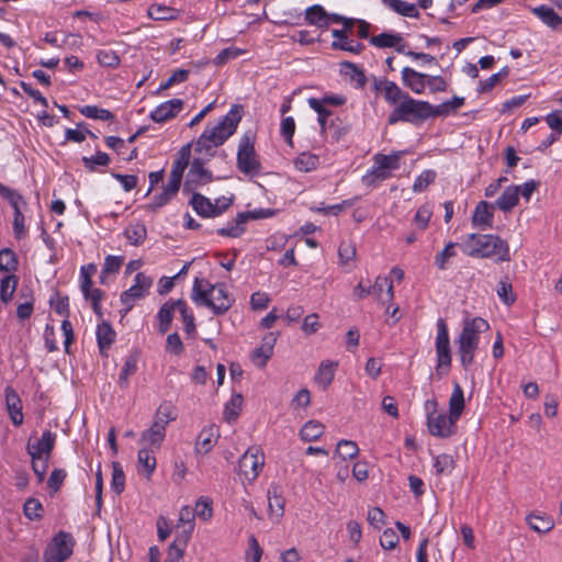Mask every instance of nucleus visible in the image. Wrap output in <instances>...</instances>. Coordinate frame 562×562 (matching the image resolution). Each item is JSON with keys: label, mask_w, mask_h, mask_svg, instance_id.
<instances>
[{"label": "nucleus", "mask_w": 562, "mask_h": 562, "mask_svg": "<svg viewBox=\"0 0 562 562\" xmlns=\"http://www.w3.org/2000/svg\"><path fill=\"white\" fill-rule=\"evenodd\" d=\"M243 116V106L234 104L228 113L215 125L207 124L195 142L194 150L209 161L216 149L222 146L237 130Z\"/></svg>", "instance_id": "f257e3e1"}, {"label": "nucleus", "mask_w": 562, "mask_h": 562, "mask_svg": "<svg viewBox=\"0 0 562 562\" xmlns=\"http://www.w3.org/2000/svg\"><path fill=\"white\" fill-rule=\"evenodd\" d=\"M462 252L472 258H490L495 262L510 260L508 243L494 234H468L459 244Z\"/></svg>", "instance_id": "f03ea898"}, {"label": "nucleus", "mask_w": 562, "mask_h": 562, "mask_svg": "<svg viewBox=\"0 0 562 562\" xmlns=\"http://www.w3.org/2000/svg\"><path fill=\"white\" fill-rule=\"evenodd\" d=\"M191 299L196 304L211 308L215 315L225 314L235 302L223 283L211 284L207 280L201 278L194 279Z\"/></svg>", "instance_id": "7ed1b4c3"}, {"label": "nucleus", "mask_w": 562, "mask_h": 562, "mask_svg": "<svg viewBox=\"0 0 562 562\" xmlns=\"http://www.w3.org/2000/svg\"><path fill=\"white\" fill-rule=\"evenodd\" d=\"M490 328L488 323L482 317L465 318L456 345L461 366L468 369L473 362L479 349L480 334Z\"/></svg>", "instance_id": "20e7f679"}, {"label": "nucleus", "mask_w": 562, "mask_h": 562, "mask_svg": "<svg viewBox=\"0 0 562 562\" xmlns=\"http://www.w3.org/2000/svg\"><path fill=\"white\" fill-rule=\"evenodd\" d=\"M431 104L428 101L416 100L411 95L398 106L393 108L387 117V123L394 125L397 122L417 124L431 117Z\"/></svg>", "instance_id": "39448f33"}, {"label": "nucleus", "mask_w": 562, "mask_h": 562, "mask_svg": "<svg viewBox=\"0 0 562 562\" xmlns=\"http://www.w3.org/2000/svg\"><path fill=\"white\" fill-rule=\"evenodd\" d=\"M236 160L241 173L251 178L261 173V162L255 149V135L251 131L240 137Z\"/></svg>", "instance_id": "423d86ee"}, {"label": "nucleus", "mask_w": 562, "mask_h": 562, "mask_svg": "<svg viewBox=\"0 0 562 562\" xmlns=\"http://www.w3.org/2000/svg\"><path fill=\"white\" fill-rule=\"evenodd\" d=\"M437 401L427 400L425 402V411L427 414V428L431 436L439 438H448L456 431L457 419L450 414L437 412Z\"/></svg>", "instance_id": "0eeeda50"}, {"label": "nucleus", "mask_w": 562, "mask_h": 562, "mask_svg": "<svg viewBox=\"0 0 562 562\" xmlns=\"http://www.w3.org/2000/svg\"><path fill=\"white\" fill-rule=\"evenodd\" d=\"M437 335L435 340V349L437 356L436 371L440 375H445L450 371L451 368V349H450V337L449 329L446 321L439 318L437 321Z\"/></svg>", "instance_id": "6e6552de"}, {"label": "nucleus", "mask_w": 562, "mask_h": 562, "mask_svg": "<svg viewBox=\"0 0 562 562\" xmlns=\"http://www.w3.org/2000/svg\"><path fill=\"white\" fill-rule=\"evenodd\" d=\"M75 540L66 531L56 533L44 552L46 562H65L72 554Z\"/></svg>", "instance_id": "1a4fd4ad"}, {"label": "nucleus", "mask_w": 562, "mask_h": 562, "mask_svg": "<svg viewBox=\"0 0 562 562\" xmlns=\"http://www.w3.org/2000/svg\"><path fill=\"white\" fill-rule=\"evenodd\" d=\"M153 279L144 272H138L134 277L133 285L122 292L120 296L121 303L125 306V313L133 308L136 301L144 299L148 294Z\"/></svg>", "instance_id": "9d476101"}, {"label": "nucleus", "mask_w": 562, "mask_h": 562, "mask_svg": "<svg viewBox=\"0 0 562 562\" xmlns=\"http://www.w3.org/2000/svg\"><path fill=\"white\" fill-rule=\"evenodd\" d=\"M205 162L202 157H196L191 161L184 182V191H194L214 180L213 173L204 167Z\"/></svg>", "instance_id": "9b49d317"}, {"label": "nucleus", "mask_w": 562, "mask_h": 562, "mask_svg": "<svg viewBox=\"0 0 562 562\" xmlns=\"http://www.w3.org/2000/svg\"><path fill=\"white\" fill-rule=\"evenodd\" d=\"M263 463L265 456L260 448L250 447L239 459V473L244 475L246 480L254 481L259 475Z\"/></svg>", "instance_id": "f8f14e48"}, {"label": "nucleus", "mask_w": 562, "mask_h": 562, "mask_svg": "<svg viewBox=\"0 0 562 562\" xmlns=\"http://www.w3.org/2000/svg\"><path fill=\"white\" fill-rule=\"evenodd\" d=\"M56 434L45 430L42 437L32 441L29 439L26 450L31 459H49L55 447Z\"/></svg>", "instance_id": "ddd939ff"}, {"label": "nucleus", "mask_w": 562, "mask_h": 562, "mask_svg": "<svg viewBox=\"0 0 562 562\" xmlns=\"http://www.w3.org/2000/svg\"><path fill=\"white\" fill-rule=\"evenodd\" d=\"M374 90L383 93L385 102L392 106H398L409 94L402 90L394 81L386 78L374 80Z\"/></svg>", "instance_id": "4468645a"}, {"label": "nucleus", "mask_w": 562, "mask_h": 562, "mask_svg": "<svg viewBox=\"0 0 562 562\" xmlns=\"http://www.w3.org/2000/svg\"><path fill=\"white\" fill-rule=\"evenodd\" d=\"M176 528L180 535L175 541L186 547L194 529V512L191 507L183 506L180 508L179 520Z\"/></svg>", "instance_id": "2eb2a0df"}, {"label": "nucleus", "mask_w": 562, "mask_h": 562, "mask_svg": "<svg viewBox=\"0 0 562 562\" xmlns=\"http://www.w3.org/2000/svg\"><path fill=\"white\" fill-rule=\"evenodd\" d=\"M183 109V101L181 99H171L159 104L149 114V117L156 123H165L175 116Z\"/></svg>", "instance_id": "dca6fc26"}, {"label": "nucleus", "mask_w": 562, "mask_h": 562, "mask_svg": "<svg viewBox=\"0 0 562 562\" xmlns=\"http://www.w3.org/2000/svg\"><path fill=\"white\" fill-rule=\"evenodd\" d=\"M5 406L9 417L14 426L23 424L22 401L19 394L12 386H7L4 390Z\"/></svg>", "instance_id": "f3484780"}, {"label": "nucleus", "mask_w": 562, "mask_h": 562, "mask_svg": "<svg viewBox=\"0 0 562 562\" xmlns=\"http://www.w3.org/2000/svg\"><path fill=\"white\" fill-rule=\"evenodd\" d=\"M166 438V428L153 423L151 426L140 434L139 442L144 448L158 450Z\"/></svg>", "instance_id": "a211bd4d"}, {"label": "nucleus", "mask_w": 562, "mask_h": 562, "mask_svg": "<svg viewBox=\"0 0 562 562\" xmlns=\"http://www.w3.org/2000/svg\"><path fill=\"white\" fill-rule=\"evenodd\" d=\"M371 288L372 293L376 296L381 305L391 303L394 299L393 282L387 277L379 276Z\"/></svg>", "instance_id": "6ab92c4d"}, {"label": "nucleus", "mask_w": 562, "mask_h": 562, "mask_svg": "<svg viewBox=\"0 0 562 562\" xmlns=\"http://www.w3.org/2000/svg\"><path fill=\"white\" fill-rule=\"evenodd\" d=\"M426 77L427 74L418 72L411 67H404L402 69L403 85L416 94L424 93L426 89Z\"/></svg>", "instance_id": "aec40b11"}, {"label": "nucleus", "mask_w": 562, "mask_h": 562, "mask_svg": "<svg viewBox=\"0 0 562 562\" xmlns=\"http://www.w3.org/2000/svg\"><path fill=\"white\" fill-rule=\"evenodd\" d=\"M257 218L254 213H238L233 222H228L224 227L217 229V234L226 237H239L245 232V224L249 218Z\"/></svg>", "instance_id": "412c9836"}, {"label": "nucleus", "mask_w": 562, "mask_h": 562, "mask_svg": "<svg viewBox=\"0 0 562 562\" xmlns=\"http://www.w3.org/2000/svg\"><path fill=\"white\" fill-rule=\"evenodd\" d=\"M179 300H169L161 305L157 313V319L159 322L158 330L165 334L169 330L175 311L179 312Z\"/></svg>", "instance_id": "4be33fe9"}, {"label": "nucleus", "mask_w": 562, "mask_h": 562, "mask_svg": "<svg viewBox=\"0 0 562 562\" xmlns=\"http://www.w3.org/2000/svg\"><path fill=\"white\" fill-rule=\"evenodd\" d=\"M267 494L270 517L279 520L284 515L285 499L276 485L270 486Z\"/></svg>", "instance_id": "5701e85b"}, {"label": "nucleus", "mask_w": 562, "mask_h": 562, "mask_svg": "<svg viewBox=\"0 0 562 562\" xmlns=\"http://www.w3.org/2000/svg\"><path fill=\"white\" fill-rule=\"evenodd\" d=\"M138 370V355L133 352L128 355L123 363L119 374L117 383L121 389H127L130 385V376L134 375Z\"/></svg>", "instance_id": "b1692460"}, {"label": "nucleus", "mask_w": 562, "mask_h": 562, "mask_svg": "<svg viewBox=\"0 0 562 562\" xmlns=\"http://www.w3.org/2000/svg\"><path fill=\"white\" fill-rule=\"evenodd\" d=\"M308 106L317 113V122L321 127V132L325 133L327 130L334 127V121H328L333 112L328 108H324L322 102L317 98L307 99Z\"/></svg>", "instance_id": "393cba45"}, {"label": "nucleus", "mask_w": 562, "mask_h": 562, "mask_svg": "<svg viewBox=\"0 0 562 562\" xmlns=\"http://www.w3.org/2000/svg\"><path fill=\"white\" fill-rule=\"evenodd\" d=\"M338 362L335 361H323L321 362L318 370L315 374V382L323 390H326L335 378L336 368Z\"/></svg>", "instance_id": "a878e982"}, {"label": "nucleus", "mask_w": 562, "mask_h": 562, "mask_svg": "<svg viewBox=\"0 0 562 562\" xmlns=\"http://www.w3.org/2000/svg\"><path fill=\"white\" fill-rule=\"evenodd\" d=\"M472 224L482 228H491L493 226V212L487 202L481 201L475 206Z\"/></svg>", "instance_id": "bb28decb"}, {"label": "nucleus", "mask_w": 562, "mask_h": 562, "mask_svg": "<svg viewBox=\"0 0 562 562\" xmlns=\"http://www.w3.org/2000/svg\"><path fill=\"white\" fill-rule=\"evenodd\" d=\"M519 191V186H509L506 188L496 201L497 207L503 212L513 210L518 204Z\"/></svg>", "instance_id": "cd10ccee"}, {"label": "nucleus", "mask_w": 562, "mask_h": 562, "mask_svg": "<svg viewBox=\"0 0 562 562\" xmlns=\"http://www.w3.org/2000/svg\"><path fill=\"white\" fill-rule=\"evenodd\" d=\"M532 13L551 29L557 30L562 25V18L546 4L533 8Z\"/></svg>", "instance_id": "c85d7f7f"}, {"label": "nucleus", "mask_w": 562, "mask_h": 562, "mask_svg": "<svg viewBox=\"0 0 562 562\" xmlns=\"http://www.w3.org/2000/svg\"><path fill=\"white\" fill-rule=\"evenodd\" d=\"M154 452L155 450L143 447L137 453L138 471L144 472L147 477L154 473L157 465Z\"/></svg>", "instance_id": "c756f323"}, {"label": "nucleus", "mask_w": 562, "mask_h": 562, "mask_svg": "<svg viewBox=\"0 0 562 562\" xmlns=\"http://www.w3.org/2000/svg\"><path fill=\"white\" fill-rule=\"evenodd\" d=\"M216 439L217 434L213 427L202 429L195 442V452L206 454L212 450Z\"/></svg>", "instance_id": "7c9ffc66"}, {"label": "nucleus", "mask_w": 562, "mask_h": 562, "mask_svg": "<svg viewBox=\"0 0 562 562\" xmlns=\"http://www.w3.org/2000/svg\"><path fill=\"white\" fill-rule=\"evenodd\" d=\"M341 72L349 77V79L355 82V87L358 89H362L367 85V76L362 68L358 67L356 64L350 61H344L340 64Z\"/></svg>", "instance_id": "2f4dec72"}, {"label": "nucleus", "mask_w": 562, "mask_h": 562, "mask_svg": "<svg viewBox=\"0 0 562 562\" xmlns=\"http://www.w3.org/2000/svg\"><path fill=\"white\" fill-rule=\"evenodd\" d=\"M464 409V393L461 385L456 382L451 396L449 398V414L457 420L460 418Z\"/></svg>", "instance_id": "473e14b6"}, {"label": "nucleus", "mask_w": 562, "mask_h": 562, "mask_svg": "<svg viewBox=\"0 0 562 562\" xmlns=\"http://www.w3.org/2000/svg\"><path fill=\"white\" fill-rule=\"evenodd\" d=\"M19 278L15 274H7L0 280V301L8 305L16 291Z\"/></svg>", "instance_id": "72a5a7b5"}, {"label": "nucleus", "mask_w": 562, "mask_h": 562, "mask_svg": "<svg viewBox=\"0 0 562 562\" xmlns=\"http://www.w3.org/2000/svg\"><path fill=\"white\" fill-rule=\"evenodd\" d=\"M464 104V98L453 97L451 100L445 101L438 105L431 104V117L448 116Z\"/></svg>", "instance_id": "f704fd0d"}, {"label": "nucleus", "mask_w": 562, "mask_h": 562, "mask_svg": "<svg viewBox=\"0 0 562 562\" xmlns=\"http://www.w3.org/2000/svg\"><path fill=\"white\" fill-rule=\"evenodd\" d=\"M383 4L390 10L407 18H418L419 12L414 3L403 0H382Z\"/></svg>", "instance_id": "c9c22d12"}, {"label": "nucleus", "mask_w": 562, "mask_h": 562, "mask_svg": "<svg viewBox=\"0 0 562 562\" xmlns=\"http://www.w3.org/2000/svg\"><path fill=\"white\" fill-rule=\"evenodd\" d=\"M190 204L200 216L214 217L213 202L209 198L194 192Z\"/></svg>", "instance_id": "e433bc0d"}, {"label": "nucleus", "mask_w": 562, "mask_h": 562, "mask_svg": "<svg viewBox=\"0 0 562 562\" xmlns=\"http://www.w3.org/2000/svg\"><path fill=\"white\" fill-rule=\"evenodd\" d=\"M98 346L101 351L111 347L115 339V331L111 325L103 322L97 326L95 330Z\"/></svg>", "instance_id": "4c0bfd02"}, {"label": "nucleus", "mask_w": 562, "mask_h": 562, "mask_svg": "<svg viewBox=\"0 0 562 562\" xmlns=\"http://www.w3.org/2000/svg\"><path fill=\"white\" fill-rule=\"evenodd\" d=\"M124 236L131 245L138 246L145 241L147 228L143 223L137 222L125 228Z\"/></svg>", "instance_id": "58836bf2"}, {"label": "nucleus", "mask_w": 562, "mask_h": 562, "mask_svg": "<svg viewBox=\"0 0 562 562\" xmlns=\"http://www.w3.org/2000/svg\"><path fill=\"white\" fill-rule=\"evenodd\" d=\"M526 520L529 527L538 533L549 532L554 526L552 518L544 515L531 514L527 516Z\"/></svg>", "instance_id": "ea45409f"}, {"label": "nucleus", "mask_w": 562, "mask_h": 562, "mask_svg": "<svg viewBox=\"0 0 562 562\" xmlns=\"http://www.w3.org/2000/svg\"><path fill=\"white\" fill-rule=\"evenodd\" d=\"M19 268V260L15 252L11 248L0 250V271L8 274H14Z\"/></svg>", "instance_id": "a19ab883"}, {"label": "nucleus", "mask_w": 562, "mask_h": 562, "mask_svg": "<svg viewBox=\"0 0 562 562\" xmlns=\"http://www.w3.org/2000/svg\"><path fill=\"white\" fill-rule=\"evenodd\" d=\"M147 13L155 21H170L178 18L176 9L162 4H151Z\"/></svg>", "instance_id": "79ce46f5"}, {"label": "nucleus", "mask_w": 562, "mask_h": 562, "mask_svg": "<svg viewBox=\"0 0 562 562\" xmlns=\"http://www.w3.org/2000/svg\"><path fill=\"white\" fill-rule=\"evenodd\" d=\"M324 425L316 420H308L304 424L300 431V437L303 441H315L324 434Z\"/></svg>", "instance_id": "37998d69"}, {"label": "nucleus", "mask_w": 562, "mask_h": 562, "mask_svg": "<svg viewBox=\"0 0 562 562\" xmlns=\"http://www.w3.org/2000/svg\"><path fill=\"white\" fill-rule=\"evenodd\" d=\"M306 21L318 27H327L328 26V14L323 9V7L315 4L310 7L305 13Z\"/></svg>", "instance_id": "c03bdc74"}, {"label": "nucleus", "mask_w": 562, "mask_h": 562, "mask_svg": "<svg viewBox=\"0 0 562 562\" xmlns=\"http://www.w3.org/2000/svg\"><path fill=\"white\" fill-rule=\"evenodd\" d=\"M391 176L392 173L382 168L381 165L374 164L372 169L362 177V182L368 187H375L379 182L391 178Z\"/></svg>", "instance_id": "a18cd8bd"}, {"label": "nucleus", "mask_w": 562, "mask_h": 562, "mask_svg": "<svg viewBox=\"0 0 562 562\" xmlns=\"http://www.w3.org/2000/svg\"><path fill=\"white\" fill-rule=\"evenodd\" d=\"M319 165L318 156L311 153H302L294 159V166L299 171L311 172Z\"/></svg>", "instance_id": "49530a36"}, {"label": "nucleus", "mask_w": 562, "mask_h": 562, "mask_svg": "<svg viewBox=\"0 0 562 562\" xmlns=\"http://www.w3.org/2000/svg\"><path fill=\"white\" fill-rule=\"evenodd\" d=\"M0 196L8 201L13 211L21 210L26 204L23 196L16 190L3 183H0Z\"/></svg>", "instance_id": "de8ad7c7"}, {"label": "nucleus", "mask_w": 562, "mask_h": 562, "mask_svg": "<svg viewBox=\"0 0 562 562\" xmlns=\"http://www.w3.org/2000/svg\"><path fill=\"white\" fill-rule=\"evenodd\" d=\"M79 112L88 119H93V120H99V121H113L114 120V114L111 111H109L106 109L99 108L97 105H83V106L79 108Z\"/></svg>", "instance_id": "09e8293b"}, {"label": "nucleus", "mask_w": 562, "mask_h": 562, "mask_svg": "<svg viewBox=\"0 0 562 562\" xmlns=\"http://www.w3.org/2000/svg\"><path fill=\"white\" fill-rule=\"evenodd\" d=\"M23 514L27 519L37 521L42 519L44 515V507L40 499L30 497L23 505Z\"/></svg>", "instance_id": "8fccbe9b"}, {"label": "nucleus", "mask_w": 562, "mask_h": 562, "mask_svg": "<svg viewBox=\"0 0 562 562\" xmlns=\"http://www.w3.org/2000/svg\"><path fill=\"white\" fill-rule=\"evenodd\" d=\"M241 406H243V396L240 394H234L232 396V398L229 400V402H227L225 404L224 419L227 423L235 422L239 416Z\"/></svg>", "instance_id": "3c124183"}, {"label": "nucleus", "mask_w": 562, "mask_h": 562, "mask_svg": "<svg viewBox=\"0 0 562 562\" xmlns=\"http://www.w3.org/2000/svg\"><path fill=\"white\" fill-rule=\"evenodd\" d=\"M176 419V415L173 413V407L170 403H161L159 407L157 408L154 422L155 424H159L164 428L167 429V426L169 423L173 422Z\"/></svg>", "instance_id": "603ef678"}, {"label": "nucleus", "mask_w": 562, "mask_h": 562, "mask_svg": "<svg viewBox=\"0 0 562 562\" xmlns=\"http://www.w3.org/2000/svg\"><path fill=\"white\" fill-rule=\"evenodd\" d=\"M401 151L393 153L390 155L376 154L373 157L374 164L381 165L382 168L386 169L392 173L393 170H397L400 168L401 161Z\"/></svg>", "instance_id": "864d4df0"}, {"label": "nucleus", "mask_w": 562, "mask_h": 562, "mask_svg": "<svg viewBox=\"0 0 562 562\" xmlns=\"http://www.w3.org/2000/svg\"><path fill=\"white\" fill-rule=\"evenodd\" d=\"M456 246V243L449 241L445 248L435 256V266L439 270H446L449 260L457 256Z\"/></svg>", "instance_id": "5fc2aeb1"}, {"label": "nucleus", "mask_w": 562, "mask_h": 562, "mask_svg": "<svg viewBox=\"0 0 562 562\" xmlns=\"http://www.w3.org/2000/svg\"><path fill=\"white\" fill-rule=\"evenodd\" d=\"M370 43L379 48H386L395 46L400 41H402V35L398 33H381L370 37Z\"/></svg>", "instance_id": "6e6d98bb"}, {"label": "nucleus", "mask_w": 562, "mask_h": 562, "mask_svg": "<svg viewBox=\"0 0 562 562\" xmlns=\"http://www.w3.org/2000/svg\"><path fill=\"white\" fill-rule=\"evenodd\" d=\"M359 453L358 445L352 440L341 439L336 447V454L342 460L355 459Z\"/></svg>", "instance_id": "4d7b16f0"}, {"label": "nucleus", "mask_w": 562, "mask_h": 562, "mask_svg": "<svg viewBox=\"0 0 562 562\" xmlns=\"http://www.w3.org/2000/svg\"><path fill=\"white\" fill-rule=\"evenodd\" d=\"M179 314L184 323V331L187 335L192 336L195 334V322L194 315L189 310L188 304L184 300L179 299Z\"/></svg>", "instance_id": "13d9d810"}, {"label": "nucleus", "mask_w": 562, "mask_h": 562, "mask_svg": "<svg viewBox=\"0 0 562 562\" xmlns=\"http://www.w3.org/2000/svg\"><path fill=\"white\" fill-rule=\"evenodd\" d=\"M431 216L432 210L430 205L423 204L417 209L416 214L413 218V224L416 226L418 231L424 232L428 227Z\"/></svg>", "instance_id": "bf43d9fd"}, {"label": "nucleus", "mask_w": 562, "mask_h": 562, "mask_svg": "<svg viewBox=\"0 0 562 562\" xmlns=\"http://www.w3.org/2000/svg\"><path fill=\"white\" fill-rule=\"evenodd\" d=\"M83 297L86 301H89L91 303V307L95 315L99 317H102V307L101 302L104 297V292L97 288H88L86 292H82Z\"/></svg>", "instance_id": "052dcab7"}, {"label": "nucleus", "mask_w": 562, "mask_h": 562, "mask_svg": "<svg viewBox=\"0 0 562 562\" xmlns=\"http://www.w3.org/2000/svg\"><path fill=\"white\" fill-rule=\"evenodd\" d=\"M111 488L117 495L125 488V473L119 462L112 463Z\"/></svg>", "instance_id": "680f3d73"}, {"label": "nucleus", "mask_w": 562, "mask_h": 562, "mask_svg": "<svg viewBox=\"0 0 562 562\" xmlns=\"http://www.w3.org/2000/svg\"><path fill=\"white\" fill-rule=\"evenodd\" d=\"M434 468L438 475L450 474L454 469V460L450 454L441 453L435 458Z\"/></svg>", "instance_id": "e2e57ef3"}, {"label": "nucleus", "mask_w": 562, "mask_h": 562, "mask_svg": "<svg viewBox=\"0 0 562 562\" xmlns=\"http://www.w3.org/2000/svg\"><path fill=\"white\" fill-rule=\"evenodd\" d=\"M98 63L108 68H116L120 65V57L113 49H100L97 53Z\"/></svg>", "instance_id": "0e129e2a"}, {"label": "nucleus", "mask_w": 562, "mask_h": 562, "mask_svg": "<svg viewBox=\"0 0 562 562\" xmlns=\"http://www.w3.org/2000/svg\"><path fill=\"white\" fill-rule=\"evenodd\" d=\"M497 295L506 305H512L516 301V295L513 292V285L507 278L499 281Z\"/></svg>", "instance_id": "69168bd1"}, {"label": "nucleus", "mask_w": 562, "mask_h": 562, "mask_svg": "<svg viewBox=\"0 0 562 562\" xmlns=\"http://www.w3.org/2000/svg\"><path fill=\"white\" fill-rule=\"evenodd\" d=\"M97 271L94 263H88L80 268V290L86 292L88 288L92 286V277Z\"/></svg>", "instance_id": "338daca9"}, {"label": "nucleus", "mask_w": 562, "mask_h": 562, "mask_svg": "<svg viewBox=\"0 0 562 562\" xmlns=\"http://www.w3.org/2000/svg\"><path fill=\"white\" fill-rule=\"evenodd\" d=\"M436 179V172L434 170H424L414 181L413 191L423 192L430 183Z\"/></svg>", "instance_id": "774afa93"}]
</instances>
